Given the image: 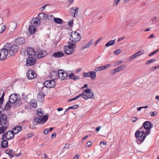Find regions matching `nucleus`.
Wrapping results in <instances>:
<instances>
[{"mask_svg":"<svg viewBox=\"0 0 159 159\" xmlns=\"http://www.w3.org/2000/svg\"><path fill=\"white\" fill-rule=\"evenodd\" d=\"M143 126L144 128L146 129L145 132L138 130L135 133L136 142L138 144H141L143 142L146 136L150 134V129L152 127V125L148 121L144 122Z\"/></svg>","mask_w":159,"mask_h":159,"instance_id":"nucleus-1","label":"nucleus"},{"mask_svg":"<svg viewBox=\"0 0 159 159\" xmlns=\"http://www.w3.org/2000/svg\"><path fill=\"white\" fill-rule=\"evenodd\" d=\"M6 47L8 51L9 54L11 55H14L18 50V47L16 45H11V43H7L4 46Z\"/></svg>","mask_w":159,"mask_h":159,"instance_id":"nucleus-2","label":"nucleus"},{"mask_svg":"<svg viewBox=\"0 0 159 159\" xmlns=\"http://www.w3.org/2000/svg\"><path fill=\"white\" fill-rule=\"evenodd\" d=\"M70 40L73 43H75L81 39V35L76 31L72 32L70 35Z\"/></svg>","mask_w":159,"mask_h":159,"instance_id":"nucleus-3","label":"nucleus"},{"mask_svg":"<svg viewBox=\"0 0 159 159\" xmlns=\"http://www.w3.org/2000/svg\"><path fill=\"white\" fill-rule=\"evenodd\" d=\"M85 93H87V94H84L82 97V98L85 100H87L89 99H94L95 98L93 92L90 89H85L84 91Z\"/></svg>","mask_w":159,"mask_h":159,"instance_id":"nucleus-4","label":"nucleus"},{"mask_svg":"<svg viewBox=\"0 0 159 159\" xmlns=\"http://www.w3.org/2000/svg\"><path fill=\"white\" fill-rule=\"evenodd\" d=\"M14 137V134L12 130H9L3 134L1 139H3L5 138L9 140L12 139Z\"/></svg>","mask_w":159,"mask_h":159,"instance_id":"nucleus-5","label":"nucleus"},{"mask_svg":"<svg viewBox=\"0 0 159 159\" xmlns=\"http://www.w3.org/2000/svg\"><path fill=\"white\" fill-rule=\"evenodd\" d=\"M0 49V60H5L8 55V51L6 47Z\"/></svg>","mask_w":159,"mask_h":159,"instance_id":"nucleus-6","label":"nucleus"},{"mask_svg":"<svg viewBox=\"0 0 159 159\" xmlns=\"http://www.w3.org/2000/svg\"><path fill=\"white\" fill-rule=\"evenodd\" d=\"M9 102H10L12 104L16 105V103L18 102L19 99L17 98V96L16 94L13 93L11 94L9 96Z\"/></svg>","mask_w":159,"mask_h":159,"instance_id":"nucleus-7","label":"nucleus"},{"mask_svg":"<svg viewBox=\"0 0 159 159\" xmlns=\"http://www.w3.org/2000/svg\"><path fill=\"white\" fill-rule=\"evenodd\" d=\"M7 116L2 113L1 111H0V125L1 126L5 125L7 124Z\"/></svg>","mask_w":159,"mask_h":159,"instance_id":"nucleus-8","label":"nucleus"},{"mask_svg":"<svg viewBox=\"0 0 159 159\" xmlns=\"http://www.w3.org/2000/svg\"><path fill=\"white\" fill-rule=\"evenodd\" d=\"M36 62V59L34 57H28L26 59V65L27 66L34 65Z\"/></svg>","mask_w":159,"mask_h":159,"instance_id":"nucleus-9","label":"nucleus"},{"mask_svg":"<svg viewBox=\"0 0 159 159\" xmlns=\"http://www.w3.org/2000/svg\"><path fill=\"white\" fill-rule=\"evenodd\" d=\"M26 76L28 79L32 80L36 78V74L35 72L31 69H29L26 73Z\"/></svg>","mask_w":159,"mask_h":159,"instance_id":"nucleus-10","label":"nucleus"},{"mask_svg":"<svg viewBox=\"0 0 159 159\" xmlns=\"http://www.w3.org/2000/svg\"><path fill=\"white\" fill-rule=\"evenodd\" d=\"M47 52L45 50L39 49L36 52V57L40 58L45 56L47 55Z\"/></svg>","mask_w":159,"mask_h":159,"instance_id":"nucleus-11","label":"nucleus"},{"mask_svg":"<svg viewBox=\"0 0 159 159\" xmlns=\"http://www.w3.org/2000/svg\"><path fill=\"white\" fill-rule=\"evenodd\" d=\"M74 49L73 48L67 47L66 46H65L64 48V51L65 54L67 55L71 54L74 52Z\"/></svg>","mask_w":159,"mask_h":159,"instance_id":"nucleus-12","label":"nucleus"},{"mask_svg":"<svg viewBox=\"0 0 159 159\" xmlns=\"http://www.w3.org/2000/svg\"><path fill=\"white\" fill-rule=\"evenodd\" d=\"M41 89L40 88V91L37 95V98L38 101L41 102L44 99L45 95L42 91V90H41Z\"/></svg>","mask_w":159,"mask_h":159,"instance_id":"nucleus-13","label":"nucleus"},{"mask_svg":"<svg viewBox=\"0 0 159 159\" xmlns=\"http://www.w3.org/2000/svg\"><path fill=\"white\" fill-rule=\"evenodd\" d=\"M5 152L10 156V158L13 157L15 156V152L11 148H8L6 150Z\"/></svg>","mask_w":159,"mask_h":159,"instance_id":"nucleus-14","label":"nucleus"},{"mask_svg":"<svg viewBox=\"0 0 159 159\" xmlns=\"http://www.w3.org/2000/svg\"><path fill=\"white\" fill-rule=\"evenodd\" d=\"M27 54L28 57H34L35 53L34 49L32 48H28L27 49Z\"/></svg>","mask_w":159,"mask_h":159,"instance_id":"nucleus-15","label":"nucleus"},{"mask_svg":"<svg viewBox=\"0 0 159 159\" xmlns=\"http://www.w3.org/2000/svg\"><path fill=\"white\" fill-rule=\"evenodd\" d=\"M31 24L33 25L37 26H38L40 23V20L38 18H34L31 21Z\"/></svg>","mask_w":159,"mask_h":159,"instance_id":"nucleus-16","label":"nucleus"},{"mask_svg":"<svg viewBox=\"0 0 159 159\" xmlns=\"http://www.w3.org/2000/svg\"><path fill=\"white\" fill-rule=\"evenodd\" d=\"M64 54L60 51H57L53 53L52 56L55 58H59L64 56Z\"/></svg>","mask_w":159,"mask_h":159,"instance_id":"nucleus-17","label":"nucleus"},{"mask_svg":"<svg viewBox=\"0 0 159 159\" xmlns=\"http://www.w3.org/2000/svg\"><path fill=\"white\" fill-rule=\"evenodd\" d=\"M79 8L77 7H72L70 8V15L74 17H75V15L78 13L77 10Z\"/></svg>","mask_w":159,"mask_h":159,"instance_id":"nucleus-18","label":"nucleus"},{"mask_svg":"<svg viewBox=\"0 0 159 159\" xmlns=\"http://www.w3.org/2000/svg\"><path fill=\"white\" fill-rule=\"evenodd\" d=\"M15 43L18 45H21L25 43V39L22 37L18 38L15 40Z\"/></svg>","mask_w":159,"mask_h":159,"instance_id":"nucleus-19","label":"nucleus"},{"mask_svg":"<svg viewBox=\"0 0 159 159\" xmlns=\"http://www.w3.org/2000/svg\"><path fill=\"white\" fill-rule=\"evenodd\" d=\"M38 17L40 20H45L47 19L48 15L43 13H41L38 14Z\"/></svg>","mask_w":159,"mask_h":159,"instance_id":"nucleus-20","label":"nucleus"},{"mask_svg":"<svg viewBox=\"0 0 159 159\" xmlns=\"http://www.w3.org/2000/svg\"><path fill=\"white\" fill-rule=\"evenodd\" d=\"M22 127L21 126H17L14 127L12 131L13 132L14 134H17L22 130Z\"/></svg>","mask_w":159,"mask_h":159,"instance_id":"nucleus-21","label":"nucleus"},{"mask_svg":"<svg viewBox=\"0 0 159 159\" xmlns=\"http://www.w3.org/2000/svg\"><path fill=\"white\" fill-rule=\"evenodd\" d=\"M62 72V73L61 74H60L59 76L58 77L59 78L61 79V80L66 79L68 75L66 72L64 71Z\"/></svg>","mask_w":159,"mask_h":159,"instance_id":"nucleus-22","label":"nucleus"},{"mask_svg":"<svg viewBox=\"0 0 159 159\" xmlns=\"http://www.w3.org/2000/svg\"><path fill=\"white\" fill-rule=\"evenodd\" d=\"M28 30L30 33L31 34H34L36 30V29L33 25H30L29 27Z\"/></svg>","mask_w":159,"mask_h":159,"instance_id":"nucleus-23","label":"nucleus"},{"mask_svg":"<svg viewBox=\"0 0 159 159\" xmlns=\"http://www.w3.org/2000/svg\"><path fill=\"white\" fill-rule=\"evenodd\" d=\"M50 76L53 79H56L58 77L57 71L53 70L50 73Z\"/></svg>","mask_w":159,"mask_h":159,"instance_id":"nucleus-24","label":"nucleus"},{"mask_svg":"<svg viewBox=\"0 0 159 159\" xmlns=\"http://www.w3.org/2000/svg\"><path fill=\"white\" fill-rule=\"evenodd\" d=\"M3 139L1 143V147L2 148H6L8 146V142L5 139Z\"/></svg>","mask_w":159,"mask_h":159,"instance_id":"nucleus-25","label":"nucleus"},{"mask_svg":"<svg viewBox=\"0 0 159 159\" xmlns=\"http://www.w3.org/2000/svg\"><path fill=\"white\" fill-rule=\"evenodd\" d=\"M93 39H91L88 43L82 47L83 48L82 49H84L86 48H89L93 43Z\"/></svg>","mask_w":159,"mask_h":159,"instance_id":"nucleus-26","label":"nucleus"},{"mask_svg":"<svg viewBox=\"0 0 159 159\" xmlns=\"http://www.w3.org/2000/svg\"><path fill=\"white\" fill-rule=\"evenodd\" d=\"M49 80H46L43 84H42V86L41 87L40 89H41V90H43V89L44 88V87H49Z\"/></svg>","mask_w":159,"mask_h":159,"instance_id":"nucleus-27","label":"nucleus"},{"mask_svg":"<svg viewBox=\"0 0 159 159\" xmlns=\"http://www.w3.org/2000/svg\"><path fill=\"white\" fill-rule=\"evenodd\" d=\"M11 103L8 100L5 106H4V109L6 111H8L9 110L10 108L11 107Z\"/></svg>","mask_w":159,"mask_h":159,"instance_id":"nucleus-28","label":"nucleus"},{"mask_svg":"<svg viewBox=\"0 0 159 159\" xmlns=\"http://www.w3.org/2000/svg\"><path fill=\"white\" fill-rule=\"evenodd\" d=\"M89 77L92 80L94 79L96 77V73L94 71H91L90 72Z\"/></svg>","mask_w":159,"mask_h":159,"instance_id":"nucleus-29","label":"nucleus"},{"mask_svg":"<svg viewBox=\"0 0 159 159\" xmlns=\"http://www.w3.org/2000/svg\"><path fill=\"white\" fill-rule=\"evenodd\" d=\"M31 106L35 108L37 106V101L33 99L31 100L30 102Z\"/></svg>","mask_w":159,"mask_h":159,"instance_id":"nucleus-30","label":"nucleus"},{"mask_svg":"<svg viewBox=\"0 0 159 159\" xmlns=\"http://www.w3.org/2000/svg\"><path fill=\"white\" fill-rule=\"evenodd\" d=\"M53 20L55 23L57 24H61L63 22L62 20L58 18H54Z\"/></svg>","mask_w":159,"mask_h":159,"instance_id":"nucleus-31","label":"nucleus"},{"mask_svg":"<svg viewBox=\"0 0 159 159\" xmlns=\"http://www.w3.org/2000/svg\"><path fill=\"white\" fill-rule=\"evenodd\" d=\"M126 66L125 65H121L117 68L115 69V70L116 72L121 71L122 69H124L126 67Z\"/></svg>","mask_w":159,"mask_h":159,"instance_id":"nucleus-32","label":"nucleus"},{"mask_svg":"<svg viewBox=\"0 0 159 159\" xmlns=\"http://www.w3.org/2000/svg\"><path fill=\"white\" fill-rule=\"evenodd\" d=\"M49 87L51 88L54 87L56 84L55 81L53 80H49Z\"/></svg>","mask_w":159,"mask_h":159,"instance_id":"nucleus-33","label":"nucleus"},{"mask_svg":"<svg viewBox=\"0 0 159 159\" xmlns=\"http://www.w3.org/2000/svg\"><path fill=\"white\" fill-rule=\"evenodd\" d=\"M115 43V41L114 40H112L109 41L105 45L106 47H109L114 44Z\"/></svg>","mask_w":159,"mask_h":159,"instance_id":"nucleus-34","label":"nucleus"},{"mask_svg":"<svg viewBox=\"0 0 159 159\" xmlns=\"http://www.w3.org/2000/svg\"><path fill=\"white\" fill-rule=\"evenodd\" d=\"M34 121L37 124H39L42 121L41 117H36L34 119Z\"/></svg>","mask_w":159,"mask_h":159,"instance_id":"nucleus-35","label":"nucleus"},{"mask_svg":"<svg viewBox=\"0 0 159 159\" xmlns=\"http://www.w3.org/2000/svg\"><path fill=\"white\" fill-rule=\"evenodd\" d=\"M7 127L3 126L0 127V134L3 133L7 129Z\"/></svg>","mask_w":159,"mask_h":159,"instance_id":"nucleus-36","label":"nucleus"},{"mask_svg":"<svg viewBox=\"0 0 159 159\" xmlns=\"http://www.w3.org/2000/svg\"><path fill=\"white\" fill-rule=\"evenodd\" d=\"M68 45H65V46H66L67 47H71L74 48V47H75V44L74 43H72L70 42H69L67 43Z\"/></svg>","mask_w":159,"mask_h":159,"instance_id":"nucleus-37","label":"nucleus"},{"mask_svg":"<svg viewBox=\"0 0 159 159\" xmlns=\"http://www.w3.org/2000/svg\"><path fill=\"white\" fill-rule=\"evenodd\" d=\"M48 115H45L42 117H41V119H42V121L46 122L48 119Z\"/></svg>","mask_w":159,"mask_h":159,"instance_id":"nucleus-38","label":"nucleus"},{"mask_svg":"<svg viewBox=\"0 0 159 159\" xmlns=\"http://www.w3.org/2000/svg\"><path fill=\"white\" fill-rule=\"evenodd\" d=\"M5 95V93L4 92H3L2 96L0 98V102H2V103H3V101H4V97Z\"/></svg>","mask_w":159,"mask_h":159,"instance_id":"nucleus-39","label":"nucleus"},{"mask_svg":"<svg viewBox=\"0 0 159 159\" xmlns=\"http://www.w3.org/2000/svg\"><path fill=\"white\" fill-rule=\"evenodd\" d=\"M94 70L96 71H98L103 70L102 66L96 67L94 69Z\"/></svg>","mask_w":159,"mask_h":159,"instance_id":"nucleus-40","label":"nucleus"},{"mask_svg":"<svg viewBox=\"0 0 159 159\" xmlns=\"http://www.w3.org/2000/svg\"><path fill=\"white\" fill-rule=\"evenodd\" d=\"M111 65V64H108L104 66H102L103 70H104L108 68Z\"/></svg>","mask_w":159,"mask_h":159,"instance_id":"nucleus-41","label":"nucleus"},{"mask_svg":"<svg viewBox=\"0 0 159 159\" xmlns=\"http://www.w3.org/2000/svg\"><path fill=\"white\" fill-rule=\"evenodd\" d=\"M156 61L155 59H151L148 61L146 62V64H148L150 63H152Z\"/></svg>","mask_w":159,"mask_h":159,"instance_id":"nucleus-42","label":"nucleus"},{"mask_svg":"<svg viewBox=\"0 0 159 159\" xmlns=\"http://www.w3.org/2000/svg\"><path fill=\"white\" fill-rule=\"evenodd\" d=\"M89 73L90 72H88V73H86L84 72L83 73V75L84 77H89Z\"/></svg>","mask_w":159,"mask_h":159,"instance_id":"nucleus-43","label":"nucleus"},{"mask_svg":"<svg viewBox=\"0 0 159 159\" xmlns=\"http://www.w3.org/2000/svg\"><path fill=\"white\" fill-rule=\"evenodd\" d=\"M159 51V49H157V50H155V51L152 52V53L149 54L148 55V56L149 57H150L152 56L153 55H154L158 51Z\"/></svg>","mask_w":159,"mask_h":159,"instance_id":"nucleus-44","label":"nucleus"},{"mask_svg":"<svg viewBox=\"0 0 159 159\" xmlns=\"http://www.w3.org/2000/svg\"><path fill=\"white\" fill-rule=\"evenodd\" d=\"M78 98H79L78 97V96H76V97H74L73 98H71V99H69L68 100V102H71L72 101H74V100H76V99H77Z\"/></svg>","mask_w":159,"mask_h":159,"instance_id":"nucleus-45","label":"nucleus"},{"mask_svg":"<svg viewBox=\"0 0 159 159\" xmlns=\"http://www.w3.org/2000/svg\"><path fill=\"white\" fill-rule=\"evenodd\" d=\"M37 115L40 117H41L43 115V113L42 111H41L37 110Z\"/></svg>","mask_w":159,"mask_h":159,"instance_id":"nucleus-46","label":"nucleus"},{"mask_svg":"<svg viewBox=\"0 0 159 159\" xmlns=\"http://www.w3.org/2000/svg\"><path fill=\"white\" fill-rule=\"evenodd\" d=\"M138 120V118L135 116L131 118V120L133 122H134Z\"/></svg>","mask_w":159,"mask_h":159,"instance_id":"nucleus-47","label":"nucleus"},{"mask_svg":"<svg viewBox=\"0 0 159 159\" xmlns=\"http://www.w3.org/2000/svg\"><path fill=\"white\" fill-rule=\"evenodd\" d=\"M157 114V112L156 111H154L151 112L150 113V115L152 116H155Z\"/></svg>","mask_w":159,"mask_h":159,"instance_id":"nucleus-48","label":"nucleus"},{"mask_svg":"<svg viewBox=\"0 0 159 159\" xmlns=\"http://www.w3.org/2000/svg\"><path fill=\"white\" fill-rule=\"evenodd\" d=\"M74 76V74L73 73H71L68 75L70 79H73Z\"/></svg>","mask_w":159,"mask_h":159,"instance_id":"nucleus-49","label":"nucleus"},{"mask_svg":"<svg viewBox=\"0 0 159 159\" xmlns=\"http://www.w3.org/2000/svg\"><path fill=\"white\" fill-rule=\"evenodd\" d=\"M120 1V0H114L113 2L114 5L115 6H117Z\"/></svg>","mask_w":159,"mask_h":159,"instance_id":"nucleus-50","label":"nucleus"},{"mask_svg":"<svg viewBox=\"0 0 159 159\" xmlns=\"http://www.w3.org/2000/svg\"><path fill=\"white\" fill-rule=\"evenodd\" d=\"M79 105H75L70 107V109H75L78 107Z\"/></svg>","mask_w":159,"mask_h":159,"instance_id":"nucleus-51","label":"nucleus"},{"mask_svg":"<svg viewBox=\"0 0 159 159\" xmlns=\"http://www.w3.org/2000/svg\"><path fill=\"white\" fill-rule=\"evenodd\" d=\"M123 62V61H116L115 63L114 66L118 65H119L122 63Z\"/></svg>","mask_w":159,"mask_h":159,"instance_id":"nucleus-52","label":"nucleus"},{"mask_svg":"<svg viewBox=\"0 0 159 159\" xmlns=\"http://www.w3.org/2000/svg\"><path fill=\"white\" fill-rule=\"evenodd\" d=\"M102 39V37H101L98 39L96 42H95V43L94 44V46H96L97 44H98V43H99L101 40Z\"/></svg>","mask_w":159,"mask_h":159,"instance_id":"nucleus-53","label":"nucleus"},{"mask_svg":"<svg viewBox=\"0 0 159 159\" xmlns=\"http://www.w3.org/2000/svg\"><path fill=\"white\" fill-rule=\"evenodd\" d=\"M64 71L62 70H59L57 71V74H58V77L60 74H61L62 73V72H63Z\"/></svg>","mask_w":159,"mask_h":159,"instance_id":"nucleus-54","label":"nucleus"},{"mask_svg":"<svg viewBox=\"0 0 159 159\" xmlns=\"http://www.w3.org/2000/svg\"><path fill=\"white\" fill-rule=\"evenodd\" d=\"M73 24V20H70L68 23V24L69 26L72 27V24Z\"/></svg>","mask_w":159,"mask_h":159,"instance_id":"nucleus-55","label":"nucleus"},{"mask_svg":"<svg viewBox=\"0 0 159 159\" xmlns=\"http://www.w3.org/2000/svg\"><path fill=\"white\" fill-rule=\"evenodd\" d=\"M92 143L91 142V141H89L86 143V146L87 147H90L91 145H92Z\"/></svg>","mask_w":159,"mask_h":159,"instance_id":"nucleus-56","label":"nucleus"},{"mask_svg":"<svg viewBox=\"0 0 159 159\" xmlns=\"http://www.w3.org/2000/svg\"><path fill=\"white\" fill-rule=\"evenodd\" d=\"M121 52V50L120 49L116 50L114 52L115 54H117Z\"/></svg>","mask_w":159,"mask_h":159,"instance_id":"nucleus-57","label":"nucleus"},{"mask_svg":"<svg viewBox=\"0 0 159 159\" xmlns=\"http://www.w3.org/2000/svg\"><path fill=\"white\" fill-rule=\"evenodd\" d=\"M136 57V56H135L134 54L133 55L129 57V58L130 60H132Z\"/></svg>","mask_w":159,"mask_h":159,"instance_id":"nucleus-58","label":"nucleus"},{"mask_svg":"<svg viewBox=\"0 0 159 159\" xmlns=\"http://www.w3.org/2000/svg\"><path fill=\"white\" fill-rule=\"evenodd\" d=\"M159 68V65H158L157 66H154V67H151L150 68V70H155V69H156L157 68Z\"/></svg>","mask_w":159,"mask_h":159,"instance_id":"nucleus-59","label":"nucleus"},{"mask_svg":"<svg viewBox=\"0 0 159 159\" xmlns=\"http://www.w3.org/2000/svg\"><path fill=\"white\" fill-rule=\"evenodd\" d=\"M115 70V69H114V70H111L110 72V74L111 75H112V74H114L116 72V70Z\"/></svg>","mask_w":159,"mask_h":159,"instance_id":"nucleus-60","label":"nucleus"},{"mask_svg":"<svg viewBox=\"0 0 159 159\" xmlns=\"http://www.w3.org/2000/svg\"><path fill=\"white\" fill-rule=\"evenodd\" d=\"M52 15H48L47 19L49 20H51L52 19L53 17Z\"/></svg>","mask_w":159,"mask_h":159,"instance_id":"nucleus-61","label":"nucleus"},{"mask_svg":"<svg viewBox=\"0 0 159 159\" xmlns=\"http://www.w3.org/2000/svg\"><path fill=\"white\" fill-rule=\"evenodd\" d=\"M144 52V50H141L140 51H138V53H139V55L140 56V55H141Z\"/></svg>","mask_w":159,"mask_h":159,"instance_id":"nucleus-62","label":"nucleus"},{"mask_svg":"<svg viewBox=\"0 0 159 159\" xmlns=\"http://www.w3.org/2000/svg\"><path fill=\"white\" fill-rule=\"evenodd\" d=\"M107 144V143L106 142H104L103 141H101L100 142V145H103L104 146H105Z\"/></svg>","mask_w":159,"mask_h":159,"instance_id":"nucleus-63","label":"nucleus"},{"mask_svg":"<svg viewBox=\"0 0 159 159\" xmlns=\"http://www.w3.org/2000/svg\"><path fill=\"white\" fill-rule=\"evenodd\" d=\"M49 132V130L47 129H45L44 131V133L45 134H48Z\"/></svg>","mask_w":159,"mask_h":159,"instance_id":"nucleus-64","label":"nucleus"}]
</instances>
